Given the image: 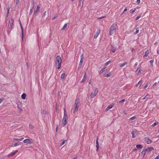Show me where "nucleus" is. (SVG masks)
<instances>
[{
	"label": "nucleus",
	"mask_w": 159,
	"mask_h": 159,
	"mask_svg": "<svg viewBox=\"0 0 159 159\" xmlns=\"http://www.w3.org/2000/svg\"><path fill=\"white\" fill-rule=\"evenodd\" d=\"M116 24L113 23L110 28L109 35H111L116 32Z\"/></svg>",
	"instance_id": "f257e3e1"
},
{
	"label": "nucleus",
	"mask_w": 159,
	"mask_h": 159,
	"mask_svg": "<svg viewBox=\"0 0 159 159\" xmlns=\"http://www.w3.org/2000/svg\"><path fill=\"white\" fill-rule=\"evenodd\" d=\"M61 61L62 60L60 57V56H57L56 58L55 61V64L56 65H57L58 64V67L57 68L58 69H60V68H61Z\"/></svg>",
	"instance_id": "f03ea898"
},
{
	"label": "nucleus",
	"mask_w": 159,
	"mask_h": 159,
	"mask_svg": "<svg viewBox=\"0 0 159 159\" xmlns=\"http://www.w3.org/2000/svg\"><path fill=\"white\" fill-rule=\"evenodd\" d=\"M80 99L78 98H77L75 101V107L73 113L74 114L75 113L76 111H77L78 110V108L79 107V103Z\"/></svg>",
	"instance_id": "7ed1b4c3"
},
{
	"label": "nucleus",
	"mask_w": 159,
	"mask_h": 159,
	"mask_svg": "<svg viewBox=\"0 0 159 159\" xmlns=\"http://www.w3.org/2000/svg\"><path fill=\"white\" fill-rule=\"evenodd\" d=\"M66 111L64 110V115L62 120L63 124L64 126L66 125L67 123L68 117L67 114H66Z\"/></svg>",
	"instance_id": "20e7f679"
},
{
	"label": "nucleus",
	"mask_w": 159,
	"mask_h": 159,
	"mask_svg": "<svg viewBox=\"0 0 159 159\" xmlns=\"http://www.w3.org/2000/svg\"><path fill=\"white\" fill-rule=\"evenodd\" d=\"M23 142L25 143L29 144H33L34 143L33 140L32 139H25Z\"/></svg>",
	"instance_id": "39448f33"
},
{
	"label": "nucleus",
	"mask_w": 159,
	"mask_h": 159,
	"mask_svg": "<svg viewBox=\"0 0 159 159\" xmlns=\"http://www.w3.org/2000/svg\"><path fill=\"white\" fill-rule=\"evenodd\" d=\"M98 92L97 89H95L91 93L90 96L91 98L94 97L97 94Z\"/></svg>",
	"instance_id": "423d86ee"
},
{
	"label": "nucleus",
	"mask_w": 159,
	"mask_h": 159,
	"mask_svg": "<svg viewBox=\"0 0 159 159\" xmlns=\"http://www.w3.org/2000/svg\"><path fill=\"white\" fill-rule=\"evenodd\" d=\"M40 8V5H39L37 6L36 7V10L34 12L33 15L34 16H36L37 15V14L39 12V9Z\"/></svg>",
	"instance_id": "0eeeda50"
},
{
	"label": "nucleus",
	"mask_w": 159,
	"mask_h": 159,
	"mask_svg": "<svg viewBox=\"0 0 159 159\" xmlns=\"http://www.w3.org/2000/svg\"><path fill=\"white\" fill-rule=\"evenodd\" d=\"M13 21L12 20V19L11 20H9V23L8 25V28H10V29H11L12 27V26L13 25Z\"/></svg>",
	"instance_id": "6e6552de"
},
{
	"label": "nucleus",
	"mask_w": 159,
	"mask_h": 159,
	"mask_svg": "<svg viewBox=\"0 0 159 159\" xmlns=\"http://www.w3.org/2000/svg\"><path fill=\"white\" fill-rule=\"evenodd\" d=\"M84 54H82L80 56V60L79 63V64H80V65H82V63L84 61Z\"/></svg>",
	"instance_id": "1a4fd4ad"
},
{
	"label": "nucleus",
	"mask_w": 159,
	"mask_h": 159,
	"mask_svg": "<svg viewBox=\"0 0 159 159\" xmlns=\"http://www.w3.org/2000/svg\"><path fill=\"white\" fill-rule=\"evenodd\" d=\"M146 149L147 151V152L148 153H149L150 151L154 150V148L152 147H148L147 149Z\"/></svg>",
	"instance_id": "9d476101"
},
{
	"label": "nucleus",
	"mask_w": 159,
	"mask_h": 159,
	"mask_svg": "<svg viewBox=\"0 0 159 159\" xmlns=\"http://www.w3.org/2000/svg\"><path fill=\"white\" fill-rule=\"evenodd\" d=\"M131 134H132V137L134 138L136 135H137V132L136 131H133L131 132Z\"/></svg>",
	"instance_id": "9b49d317"
},
{
	"label": "nucleus",
	"mask_w": 159,
	"mask_h": 159,
	"mask_svg": "<svg viewBox=\"0 0 159 159\" xmlns=\"http://www.w3.org/2000/svg\"><path fill=\"white\" fill-rule=\"evenodd\" d=\"M100 33V30H98V31L96 32V34L94 36V38L95 39L97 38L98 37Z\"/></svg>",
	"instance_id": "f8f14e48"
},
{
	"label": "nucleus",
	"mask_w": 159,
	"mask_h": 159,
	"mask_svg": "<svg viewBox=\"0 0 159 159\" xmlns=\"http://www.w3.org/2000/svg\"><path fill=\"white\" fill-rule=\"evenodd\" d=\"M145 140H146L148 144H150L152 143V140L147 137L145 138Z\"/></svg>",
	"instance_id": "ddd939ff"
},
{
	"label": "nucleus",
	"mask_w": 159,
	"mask_h": 159,
	"mask_svg": "<svg viewBox=\"0 0 159 159\" xmlns=\"http://www.w3.org/2000/svg\"><path fill=\"white\" fill-rule=\"evenodd\" d=\"M116 50V48L113 45H111V51L113 52H115Z\"/></svg>",
	"instance_id": "4468645a"
},
{
	"label": "nucleus",
	"mask_w": 159,
	"mask_h": 159,
	"mask_svg": "<svg viewBox=\"0 0 159 159\" xmlns=\"http://www.w3.org/2000/svg\"><path fill=\"white\" fill-rule=\"evenodd\" d=\"M99 144L98 139L96 140V147H97L96 150L98 151L99 149Z\"/></svg>",
	"instance_id": "2eb2a0df"
},
{
	"label": "nucleus",
	"mask_w": 159,
	"mask_h": 159,
	"mask_svg": "<svg viewBox=\"0 0 159 159\" xmlns=\"http://www.w3.org/2000/svg\"><path fill=\"white\" fill-rule=\"evenodd\" d=\"M20 27L21 28V31H22V38H23V27L22 25V24L21 22L20 23Z\"/></svg>",
	"instance_id": "dca6fc26"
},
{
	"label": "nucleus",
	"mask_w": 159,
	"mask_h": 159,
	"mask_svg": "<svg viewBox=\"0 0 159 159\" xmlns=\"http://www.w3.org/2000/svg\"><path fill=\"white\" fill-rule=\"evenodd\" d=\"M26 96V93H24L21 96V98L23 99H25V98Z\"/></svg>",
	"instance_id": "f3484780"
},
{
	"label": "nucleus",
	"mask_w": 159,
	"mask_h": 159,
	"mask_svg": "<svg viewBox=\"0 0 159 159\" xmlns=\"http://www.w3.org/2000/svg\"><path fill=\"white\" fill-rule=\"evenodd\" d=\"M24 139V138H22L20 139H17V138H14L13 140L15 141H21L23 140Z\"/></svg>",
	"instance_id": "a211bd4d"
},
{
	"label": "nucleus",
	"mask_w": 159,
	"mask_h": 159,
	"mask_svg": "<svg viewBox=\"0 0 159 159\" xmlns=\"http://www.w3.org/2000/svg\"><path fill=\"white\" fill-rule=\"evenodd\" d=\"M136 147L139 149H141L143 148V146L140 144H138L136 145Z\"/></svg>",
	"instance_id": "6ab92c4d"
},
{
	"label": "nucleus",
	"mask_w": 159,
	"mask_h": 159,
	"mask_svg": "<svg viewBox=\"0 0 159 159\" xmlns=\"http://www.w3.org/2000/svg\"><path fill=\"white\" fill-rule=\"evenodd\" d=\"M67 23L65 24L64 25L63 27H62V28L61 29V30H65L66 28V27H67Z\"/></svg>",
	"instance_id": "aec40b11"
},
{
	"label": "nucleus",
	"mask_w": 159,
	"mask_h": 159,
	"mask_svg": "<svg viewBox=\"0 0 159 159\" xmlns=\"http://www.w3.org/2000/svg\"><path fill=\"white\" fill-rule=\"evenodd\" d=\"M20 143H15L13 145H12L11 146V147H15V146H18L20 144Z\"/></svg>",
	"instance_id": "412c9836"
},
{
	"label": "nucleus",
	"mask_w": 159,
	"mask_h": 159,
	"mask_svg": "<svg viewBox=\"0 0 159 159\" xmlns=\"http://www.w3.org/2000/svg\"><path fill=\"white\" fill-rule=\"evenodd\" d=\"M87 79V77L84 76V77L82 79V80L81 82V83H84L86 81Z\"/></svg>",
	"instance_id": "4be33fe9"
},
{
	"label": "nucleus",
	"mask_w": 159,
	"mask_h": 159,
	"mask_svg": "<svg viewBox=\"0 0 159 159\" xmlns=\"http://www.w3.org/2000/svg\"><path fill=\"white\" fill-rule=\"evenodd\" d=\"M150 97V95L149 94H147L142 99L144 100L147 98H148Z\"/></svg>",
	"instance_id": "5701e85b"
},
{
	"label": "nucleus",
	"mask_w": 159,
	"mask_h": 159,
	"mask_svg": "<svg viewBox=\"0 0 159 159\" xmlns=\"http://www.w3.org/2000/svg\"><path fill=\"white\" fill-rule=\"evenodd\" d=\"M149 53V52L148 51H147L145 52V55L144 56V57H147Z\"/></svg>",
	"instance_id": "b1692460"
},
{
	"label": "nucleus",
	"mask_w": 159,
	"mask_h": 159,
	"mask_svg": "<svg viewBox=\"0 0 159 159\" xmlns=\"http://www.w3.org/2000/svg\"><path fill=\"white\" fill-rule=\"evenodd\" d=\"M65 75L66 74L65 73H63L62 74H61V79H63L64 78L65 76Z\"/></svg>",
	"instance_id": "393cba45"
},
{
	"label": "nucleus",
	"mask_w": 159,
	"mask_h": 159,
	"mask_svg": "<svg viewBox=\"0 0 159 159\" xmlns=\"http://www.w3.org/2000/svg\"><path fill=\"white\" fill-rule=\"evenodd\" d=\"M146 152H147L146 149H143L142 152L141 153L142 154H143L144 156L145 155Z\"/></svg>",
	"instance_id": "a878e982"
},
{
	"label": "nucleus",
	"mask_w": 159,
	"mask_h": 159,
	"mask_svg": "<svg viewBox=\"0 0 159 159\" xmlns=\"http://www.w3.org/2000/svg\"><path fill=\"white\" fill-rule=\"evenodd\" d=\"M15 154V153H14V152H11V153H10V154H9L8 155V157H11V156H13Z\"/></svg>",
	"instance_id": "bb28decb"
},
{
	"label": "nucleus",
	"mask_w": 159,
	"mask_h": 159,
	"mask_svg": "<svg viewBox=\"0 0 159 159\" xmlns=\"http://www.w3.org/2000/svg\"><path fill=\"white\" fill-rule=\"evenodd\" d=\"M126 64H127V63L126 62H124V63H123L122 64H121L120 66V67H122L123 66L125 65H126Z\"/></svg>",
	"instance_id": "cd10ccee"
},
{
	"label": "nucleus",
	"mask_w": 159,
	"mask_h": 159,
	"mask_svg": "<svg viewBox=\"0 0 159 159\" xmlns=\"http://www.w3.org/2000/svg\"><path fill=\"white\" fill-rule=\"evenodd\" d=\"M105 68H102V69L100 71V73H103V72H104L105 71Z\"/></svg>",
	"instance_id": "c85d7f7f"
},
{
	"label": "nucleus",
	"mask_w": 159,
	"mask_h": 159,
	"mask_svg": "<svg viewBox=\"0 0 159 159\" xmlns=\"http://www.w3.org/2000/svg\"><path fill=\"white\" fill-rule=\"evenodd\" d=\"M135 29L136 30V31H135V34H136L138 33L139 32V30L138 28H135Z\"/></svg>",
	"instance_id": "c756f323"
},
{
	"label": "nucleus",
	"mask_w": 159,
	"mask_h": 159,
	"mask_svg": "<svg viewBox=\"0 0 159 159\" xmlns=\"http://www.w3.org/2000/svg\"><path fill=\"white\" fill-rule=\"evenodd\" d=\"M113 106H114L113 105L111 104V105H109L108 107V108H110V109L112 108Z\"/></svg>",
	"instance_id": "7c9ffc66"
},
{
	"label": "nucleus",
	"mask_w": 159,
	"mask_h": 159,
	"mask_svg": "<svg viewBox=\"0 0 159 159\" xmlns=\"http://www.w3.org/2000/svg\"><path fill=\"white\" fill-rule=\"evenodd\" d=\"M58 16V15L57 14H56L54 17L52 19V20H53L56 19Z\"/></svg>",
	"instance_id": "2f4dec72"
},
{
	"label": "nucleus",
	"mask_w": 159,
	"mask_h": 159,
	"mask_svg": "<svg viewBox=\"0 0 159 159\" xmlns=\"http://www.w3.org/2000/svg\"><path fill=\"white\" fill-rule=\"evenodd\" d=\"M135 117H136L135 116H133V117H131V118H130L129 120H133L135 118Z\"/></svg>",
	"instance_id": "473e14b6"
},
{
	"label": "nucleus",
	"mask_w": 159,
	"mask_h": 159,
	"mask_svg": "<svg viewBox=\"0 0 159 159\" xmlns=\"http://www.w3.org/2000/svg\"><path fill=\"white\" fill-rule=\"evenodd\" d=\"M150 62L151 65L152 66V65H153L152 64L154 62V60H151L150 61Z\"/></svg>",
	"instance_id": "72a5a7b5"
},
{
	"label": "nucleus",
	"mask_w": 159,
	"mask_h": 159,
	"mask_svg": "<svg viewBox=\"0 0 159 159\" xmlns=\"http://www.w3.org/2000/svg\"><path fill=\"white\" fill-rule=\"evenodd\" d=\"M66 140H63V141L61 143H60V145H61V146H62V145H64V144H65V142H66Z\"/></svg>",
	"instance_id": "f704fd0d"
},
{
	"label": "nucleus",
	"mask_w": 159,
	"mask_h": 159,
	"mask_svg": "<svg viewBox=\"0 0 159 159\" xmlns=\"http://www.w3.org/2000/svg\"><path fill=\"white\" fill-rule=\"evenodd\" d=\"M136 10V9L135 8H134V9H132L131 10H130V12H131V13H133Z\"/></svg>",
	"instance_id": "c9c22d12"
},
{
	"label": "nucleus",
	"mask_w": 159,
	"mask_h": 159,
	"mask_svg": "<svg viewBox=\"0 0 159 159\" xmlns=\"http://www.w3.org/2000/svg\"><path fill=\"white\" fill-rule=\"evenodd\" d=\"M29 127L31 129H32L34 128V126L30 124L29 125Z\"/></svg>",
	"instance_id": "e433bc0d"
},
{
	"label": "nucleus",
	"mask_w": 159,
	"mask_h": 159,
	"mask_svg": "<svg viewBox=\"0 0 159 159\" xmlns=\"http://www.w3.org/2000/svg\"><path fill=\"white\" fill-rule=\"evenodd\" d=\"M125 99H122L121 100H120L119 102L120 103H122L123 102H124L125 101Z\"/></svg>",
	"instance_id": "4c0bfd02"
},
{
	"label": "nucleus",
	"mask_w": 159,
	"mask_h": 159,
	"mask_svg": "<svg viewBox=\"0 0 159 159\" xmlns=\"http://www.w3.org/2000/svg\"><path fill=\"white\" fill-rule=\"evenodd\" d=\"M20 0H16V6L18 5L19 3Z\"/></svg>",
	"instance_id": "58836bf2"
},
{
	"label": "nucleus",
	"mask_w": 159,
	"mask_h": 159,
	"mask_svg": "<svg viewBox=\"0 0 159 159\" xmlns=\"http://www.w3.org/2000/svg\"><path fill=\"white\" fill-rule=\"evenodd\" d=\"M33 10H32V9H30V13H29V15H31L32 12H33Z\"/></svg>",
	"instance_id": "ea45409f"
},
{
	"label": "nucleus",
	"mask_w": 159,
	"mask_h": 159,
	"mask_svg": "<svg viewBox=\"0 0 159 159\" xmlns=\"http://www.w3.org/2000/svg\"><path fill=\"white\" fill-rule=\"evenodd\" d=\"M111 75V74L110 73H109V74H107L106 75H105V76L107 77H110Z\"/></svg>",
	"instance_id": "a19ab883"
},
{
	"label": "nucleus",
	"mask_w": 159,
	"mask_h": 159,
	"mask_svg": "<svg viewBox=\"0 0 159 159\" xmlns=\"http://www.w3.org/2000/svg\"><path fill=\"white\" fill-rule=\"evenodd\" d=\"M157 123H158V122H155L152 125V126H154L156 125Z\"/></svg>",
	"instance_id": "79ce46f5"
},
{
	"label": "nucleus",
	"mask_w": 159,
	"mask_h": 159,
	"mask_svg": "<svg viewBox=\"0 0 159 159\" xmlns=\"http://www.w3.org/2000/svg\"><path fill=\"white\" fill-rule=\"evenodd\" d=\"M141 17V15H140L139 16H137L136 17V19L135 20H138V19H139Z\"/></svg>",
	"instance_id": "37998d69"
},
{
	"label": "nucleus",
	"mask_w": 159,
	"mask_h": 159,
	"mask_svg": "<svg viewBox=\"0 0 159 159\" xmlns=\"http://www.w3.org/2000/svg\"><path fill=\"white\" fill-rule=\"evenodd\" d=\"M31 2H32L31 6L34 5V0L32 1H31Z\"/></svg>",
	"instance_id": "c03bdc74"
},
{
	"label": "nucleus",
	"mask_w": 159,
	"mask_h": 159,
	"mask_svg": "<svg viewBox=\"0 0 159 159\" xmlns=\"http://www.w3.org/2000/svg\"><path fill=\"white\" fill-rule=\"evenodd\" d=\"M82 66V65H80V64H79V66L78 68V70H79L81 68Z\"/></svg>",
	"instance_id": "a18cd8bd"
},
{
	"label": "nucleus",
	"mask_w": 159,
	"mask_h": 159,
	"mask_svg": "<svg viewBox=\"0 0 159 159\" xmlns=\"http://www.w3.org/2000/svg\"><path fill=\"white\" fill-rule=\"evenodd\" d=\"M110 63H111V61H109L107 62L105 64L106 65H107L109 64Z\"/></svg>",
	"instance_id": "49530a36"
},
{
	"label": "nucleus",
	"mask_w": 159,
	"mask_h": 159,
	"mask_svg": "<svg viewBox=\"0 0 159 159\" xmlns=\"http://www.w3.org/2000/svg\"><path fill=\"white\" fill-rule=\"evenodd\" d=\"M140 2V0H137L136 1V3L138 4H139Z\"/></svg>",
	"instance_id": "de8ad7c7"
},
{
	"label": "nucleus",
	"mask_w": 159,
	"mask_h": 159,
	"mask_svg": "<svg viewBox=\"0 0 159 159\" xmlns=\"http://www.w3.org/2000/svg\"><path fill=\"white\" fill-rule=\"evenodd\" d=\"M46 12V11H45L44 12V13H43V16H45Z\"/></svg>",
	"instance_id": "09e8293b"
},
{
	"label": "nucleus",
	"mask_w": 159,
	"mask_h": 159,
	"mask_svg": "<svg viewBox=\"0 0 159 159\" xmlns=\"http://www.w3.org/2000/svg\"><path fill=\"white\" fill-rule=\"evenodd\" d=\"M148 86V85L146 84L144 87V89H146L147 88Z\"/></svg>",
	"instance_id": "8fccbe9b"
},
{
	"label": "nucleus",
	"mask_w": 159,
	"mask_h": 159,
	"mask_svg": "<svg viewBox=\"0 0 159 159\" xmlns=\"http://www.w3.org/2000/svg\"><path fill=\"white\" fill-rule=\"evenodd\" d=\"M34 5H32V6L31 5V7L30 9H32V10H33V9L34 8Z\"/></svg>",
	"instance_id": "3c124183"
},
{
	"label": "nucleus",
	"mask_w": 159,
	"mask_h": 159,
	"mask_svg": "<svg viewBox=\"0 0 159 159\" xmlns=\"http://www.w3.org/2000/svg\"><path fill=\"white\" fill-rule=\"evenodd\" d=\"M9 11L7 10V17L8 16V15L9 14Z\"/></svg>",
	"instance_id": "603ef678"
},
{
	"label": "nucleus",
	"mask_w": 159,
	"mask_h": 159,
	"mask_svg": "<svg viewBox=\"0 0 159 159\" xmlns=\"http://www.w3.org/2000/svg\"><path fill=\"white\" fill-rule=\"evenodd\" d=\"M109 109H110V108H108V107H107L106 109V111H107Z\"/></svg>",
	"instance_id": "864d4df0"
},
{
	"label": "nucleus",
	"mask_w": 159,
	"mask_h": 159,
	"mask_svg": "<svg viewBox=\"0 0 159 159\" xmlns=\"http://www.w3.org/2000/svg\"><path fill=\"white\" fill-rule=\"evenodd\" d=\"M109 109H110V108H108V107H107L106 109V111H107Z\"/></svg>",
	"instance_id": "5fc2aeb1"
},
{
	"label": "nucleus",
	"mask_w": 159,
	"mask_h": 159,
	"mask_svg": "<svg viewBox=\"0 0 159 159\" xmlns=\"http://www.w3.org/2000/svg\"><path fill=\"white\" fill-rule=\"evenodd\" d=\"M18 108L20 111H21L22 110V109L20 108V107L18 106Z\"/></svg>",
	"instance_id": "6e6d98bb"
},
{
	"label": "nucleus",
	"mask_w": 159,
	"mask_h": 159,
	"mask_svg": "<svg viewBox=\"0 0 159 159\" xmlns=\"http://www.w3.org/2000/svg\"><path fill=\"white\" fill-rule=\"evenodd\" d=\"M10 9V8L9 7V6H8V7H7V10L9 11Z\"/></svg>",
	"instance_id": "4d7b16f0"
},
{
	"label": "nucleus",
	"mask_w": 159,
	"mask_h": 159,
	"mask_svg": "<svg viewBox=\"0 0 159 159\" xmlns=\"http://www.w3.org/2000/svg\"><path fill=\"white\" fill-rule=\"evenodd\" d=\"M137 64H138V63H137V62H136L135 63V64H134V67H135V66H136L137 65Z\"/></svg>",
	"instance_id": "13d9d810"
},
{
	"label": "nucleus",
	"mask_w": 159,
	"mask_h": 159,
	"mask_svg": "<svg viewBox=\"0 0 159 159\" xmlns=\"http://www.w3.org/2000/svg\"><path fill=\"white\" fill-rule=\"evenodd\" d=\"M58 127V125H57V127H56V132H57Z\"/></svg>",
	"instance_id": "bf43d9fd"
},
{
	"label": "nucleus",
	"mask_w": 159,
	"mask_h": 159,
	"mask_svg": "<svg viewBox=\"0 0 159 159\" xmlns=\"http://www.w3.org/2000/svg\"><path fill=\"white\" fill-rule=\"evenodd\" d=\"M157 84V83L156 82L155 83L153 84V86H155V85H156Z\"/></svg>",
	"instance_id": "052dcab7"
},
{
	"label": "nucleus",
	"mask_w": 159,
	"mask_h": 159,
	"mask_svg": "<svg viewBox=\"0 0 159 159\" xmlns=\"http://www.w3.org/2000/svg\"><path fill=\"white\" fill-rule=\"evenodd\" d=\"M142 81L141 80H140V81H139V82H138V83L139 84H141L142 83Z\"/></svg>",
	"instance_id": "680f3d73"
},
{
	"label": "nucleus",
	"mask_w": 159,
	"mask_h": 159,
	"mask_svg": "<svg viewBox=\"0 0 159 159\" xmlns=\"http://www.w3.org/2000/svg\"><path fill=\"white\" fill-rule=\"evenodd\" d=\"M26 65L27 66V69H28L29 68V66H28V63L27 62L26 63Z\"/></svg>",
	"instance_id": "e2e57ef3"
},
{
	"label": "nucleus",
	"mask_w": 159,
	"mask_h": 159,
	"mask_svg": "<svg viewBox=\"0 0 159 159\" xmlns=\"http://www.w3.org/2000/svg\"><path fill=\"white\" fill-rule=\"evenodd\" d=\"M159 158V156H157L156 157L154 158V159H158Z\"/></svg>",
	"instance_id": "0e129e2a"
},
{
	"label": "nucleus",
	"mask_w": 159,
	"mask_h": 159,
	"mask_svg": "<svg viewBox=\"0 0 159 159\" xmlns=\"http://www.w3.org/2000/svg\"><path fill=\"white\" fill-rule=\"evenodd\" d=\"M3 101V99L2 98L0 99V103H1Z\"/></svg>",
	"instance_id": "69168bd1"
},
{
	"label": "nucleus",
	"mask_w": 159,
	"mask_h": 159,
	"mask_svg": "<svg viewBox=\"0 0 159 159\" xmlns=\"http://www.w3.org/2000/svg\"><path fill=\"white\" fill-rule=\"evenodd\" d=\"M127 10V9L126 8L124 10V11H123V12H124L126 11Z\"/></svg>",
	"instance_id": "338daca9"
},
{
	"label": "nucleus",
	"mask_w": 159,
	"mask_h": 159,
	"mask_svg": "<svg viewBox=\"0 0 159 159\" xmlns=\"http://www.w3.org/2000/svg\"><path fill=\"white\" fill-rule=\"evenodd\" d=\"M18 152V150H16L15 152H14L15 153V154L16 153Z\"/></svg>",
	"instance_id": "774afa93"
}]
</instances>
